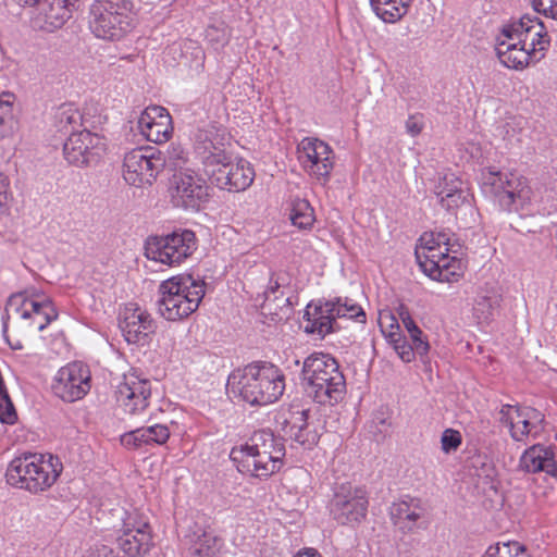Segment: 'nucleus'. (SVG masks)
Segmentation results:
<instances>
[{
  "label": "nucleus",
  "mask_w": 557,
  "mask_h": 557,
  "mask_svg": "<svg viewBox=\"0 0 557 557\" xmlns=\"http://www.w3.org/2000/svg\"><path fill=\"white\" fill-rule=\"evenodd\" d=\"M285 391V375L275 364L256 361L233 371L226 392L251 406H267L277 401Z\"/></svg>",
  "instance_id": "nucleus-1"
},
{
  "label": "nucleus",
  "mask_w": 557,
  "mask_h": 557,
  "mask_svg": "<svg viewBox=\"0 0 557 557\" xmlns=\"http://www.w3.org/2000/svg\"><path fill=\"white\" fill-rule=\"evenodd\" d=\"M285 454L283 438L263 429L253 432L245 445L234 447L230 457L239 472L268 479L281 470Z\"/></svg>",
  "instance_id": "nucleus-2"
},
{
  "label": "nucleus",
  "mask_w": 557,
  "mask_h": 557,
  "mask_svg": "<svg viewBox=\"0 0 557 557\" xmlns=\"http://www.w3.org/2000/svg\"><path fill=\"white\" fill-rule=\"evenodd\" d=\"M306 394L320 405H335L346 393V381L337 361L330 355L315 352L301 368Z\"/></svg>",
  "instance_id": "nucleus-3"
},
{
  "label": "nucleus",
  "mask_w": 557,
  "mask_h": 557,
  "mask_svg": "<svg viewBox=\"0 0 557 557\" xmlns=\"http://www.w3.org/2000/svg\"><path fill=\"white\" fill-rule=\"evenodd\" d=\"M61 470L62 463L58 457L25 454L9 463L5 478L11 486L37 494L50 488Z\"/></svg>",
  "instance_id": "nucleus-4"
},
{
  "label": "nucleus",
  "mask_w": 557,
  "mask_h": 557,
  "mask_svg": "<svg viewBox=\"0 0 557 557\" xmlns=\"http://www.w3.org/2000/svg\"><path fill=\"white\" fill-rule=\"evenodd\" d=\"M159 294V313L168 321H177L198 309L206 294V283L190 274H181L163 281Z\"/></svg>",
  "instance_id": "nucleus-5"
},
{
  "label": "nucleus",
  "mask_w": 557,
  "mask_h": 557,
  "mask_svg": "<svg viewBox=\"0 0 557 557\" xmlns=\"http://www.w3.org/2000/svg\"><path fill=\"white\" fill-rule=\"evenodd\" d=\"M432 245L428 247L429 255L421 260L417 252V259L422 271L432 280L438 282H448L450 275L456 274L460 260L457 253L461 245L455 238V234L449 230H441L431 233Z\"/></svg>",
  "instance_id": "nucleus-6"
},
{
  "label": "nucleus",
  "mask_w": 557,
  "mask_h": 557,
  "mask_svg": "<svg viewBox=\"0 0 557 557\" xmlns=\"http://www.w3.org/2000/svg\"><path fill=\"white\" fill-rule=\"evenodd\" d=\"M132 9L131 0H96L90 7L91 32L104 40L122 38L132 26Z\"/></svg>",
  "instance_id": "nucleus-7"
},
{
  "label": "nucleus",
  "mask_w": 557,
  "mask_h": 557,
  "mask_svg": "<svg viewBox=\"0 0 557 557\" xmlns=\"http://www.w3.org/2000/svg\"><path fill=\"white\" fill-rule=\"evenodd\" d=\"M197 249L193 231L178 228L166 235L149 236L145 242L148 259L174 267L184 262Z\"/></svg>",
  "instance_id": "nucleus-8"
},
{
  "label": "nucleus",
  "mask_w": 557,
  "mask_h": 557,
  "mask_svg": "<svg viewBox=\"0 0 557 557\" xmlns=\"http://www.w3.org/2000/svg\"><path fill=\"white\" fill-rule=\"evenodd\" d=\"M165 165L160 151L151 147L135 148L125 153L123 160V177L135 187L151 186Z\"/></svg>",
  "instance_id": "nucleus-9"
},
{
  "label": "nucleus",
  "mask_w": 557,
  "mask_h": 557,
  "mask_svg": "<svg viewBox=\"0 0 557 557\" xmlns=\"http://www.w3.org/2000/svg\"><path fill=\"white\" fill-rule=\"evenodd\" d=\"M368 506L367 492L362 487L347 483L334 488L329 509L330 515L337 523L354 525L366 519Z\"/></svg>",
  "instance_id": "nucleus-10"
},
{
  "label": "nucleus",
  "mask_w": 557,
  "mask_h": 557,
  "mask_svg": "<svg viewBox=\"0 0 557 557\" xmlns=\"http://www.w3.org/2000/svg\"><path fill=\"white\" fill-rule=\"evenodd\" d=\"M171 198L175 207L199 210L208 200L209 187L205 180L191 170H181L170 181Z\"/></svg>",
  "instance_id": "nucleus-11"
},
{
  "label": "nucleus",
  "mask_w": 557,
  "mask_h": 557,
  "mask_svg": "<svg viewBox=\"0 0 557 557\" xmlns=\"http://www.w3.org/2000/svg\"><path fill=\"white\" fill-rule=\"evenodd\" d=\"M106 150V139L87 129L71 133L63 145L65 160L79 168L97 163Z\"/></svg>",
  "instance_id": "nucleus-12"
},
{
  "label": "nucleus",
  "mask_w": 557,
  "mask_h": 557,
  "mask_svg": "<svg viewBox=\"0 0 557 557\" xmlns=\"http://www.w3.org/2000/svg\"><path fill=\"white\" fill-rule=\"evenodd\" d=\"M298 159L305 171L325 184L330 180L334 168V152L324 141L313 138H304L297 147Z\"/></svg>",
  "instance_id": "nucleus-13"
},
{
  "label": "nucleus",
  "mask_w": 557,
  "mask_h": 557,
  "mask_svg": "<svg viewBox=\"0 0 557 557\" xmlns=\"http://www.w3.org/2000/svg\"><path fill=\"white\" fill-rule=\"evenodd\" d=\"M90 371L86 364L79 361L62 367L52 384L53 394L67 403L82 399L90 391Z\"/></svg>",
  "instance_id": "nucleus-14"
},
{
  "label": "nucleus",
  "mask_w": 557,
  "mask_h": 557,
  "mask_svg": "<svg viewBox=\"0 0 557 557\" xmlns=\"http://www.w3.org/2000/svg\"><path fill=\"white\" fill-rule=\"evenodd\" d=\"M122 533L115 539L116 547L128 557H140L153 546L151 527L138 515L129 513L123 521Z\"/></svg>",
  "instance_id": "nucleus-15"
},
{
  "label": "nucleus",
  "mask_w": 557,
  "mask_h": 557,
  "mask_svg": "<svg viewBox=\"0 0 557 557\" xmlns=\"http://www.w3.org/2000/svg\"><path fill=\"white\" fill-rule=\"evenodd\" d=\"M116 401L124 411L136 414L144 411L149 405L151 383L141 377L136 371L124 375V381L115 392Z\"/></svg>",
  "instance_id": "nucleus-16"
},
{
  "label": "nucleus",
  "mask_w": 557,
  "mask_h": 557,
  "mask_svg": "<svg viewBox=\"0 0 557 557\" xmlns=\"http://www.w3.org/2000/svg\"><path fill=\"white\" fill-rule=\"evenodd\" d=\"M503 36L517 39L518 44L527 47L533 54L543 51L549 46L548 35L543 23L536 16L523 15L518 22L505 27Z\"/></svg>",
  "instance_id": "nucleus-17"
},
{
  "label": "nucleus",
  "mask_w": 557,
  "mask_h": 557,
  "mask_svg": "<svg viewBox=\"0 0 557 557\" xmlns=\"http://www.w3.org/2000/svg\"><path fill=\"white\" fill-rule=\"evenodd\" d=\"M284 436L300 444L305 448H312L320 438L318 429L308 421V411L289 409L280 413L276 420Z\"/></svg>",
  "instance_id": "nucleus-18"
},
{
  "label": "nucleus",
  "mask_w": 557,
  "mask_h": 557,
  "mask_svg": "<svg viewBox=\"0 0 557 557\" xmlns=\"http://www.w3.org/2000/svg\"><path fill=\"white\" fill-rule=\"evenodd\" d=\"M76 0H42L30 23L34 29L53 33L72 17Z\"/></svg>",
  "instance_id": "nucleus-19"
},
{
  "label": "nucleus",
  "mask_w": 557,
  "mask_h": 557,
  "mask_svg": "<svg viewBox=\"0 0 557 557\" xmlns=\"http://www.w3.org/2000/svg\"><path fill=\"white\" fill-rule=\"evenodd\" d=\"M120 329L128 344H146L150 335L156 332L157 325L146 311L129 304L125 307L120 321Z\"/></svg>",
  "instance_id": "nucleus-20"
},
{
  "label": "nucleus",
  "mask_w": 557,
  "mask_h": 557,
  "mask_svg": "<svg viewBox=\"0 0 557 557\" xmlns=\"http://www.w3.org/2000/svg\"><path fill=\"white\" fill-rule=\"evenodd\" d=\"M138 128L147 140L161 144L170 139L173 126L168 110L160 106L146 108L137 122Z\"/></svg>",
  "instance_id": "nucleus-21"
},
{
  "label": "nucleus",
  "mask_w": 557,
  "mask_h": 557,
  "mask_svg": "<svg viewBox=\"0 0 557 557\" xmlns=\"http://www.w3.org/2000/svg\"><path fill=\"white\" fill-rule=\"evenodd\" d=\"M304 318L306 320L305 332L308 334L325 337L327 334L341 330L331 300L320 299L317 302L308 304Z\"/></svg>",
  "instance_id": "nucleus-22"
},
{
  "label": "nucleus",
  "mask_w": 557,
  "mask_h": 557,
  "mask_svg": "<svg viewBox=\"0 0 557 557\" xmlns=\"http://www.w3.org/2000/svg\"><path fill=\"white\" fill-rule=\"evenodd\" d=\"M225 140V131L215 124L198 128L194 134V150L201 164L211 159L223 158L226 154Z\"/></svg>",
  "instance_id": "nucleus-23"
},
{
  "label": "nucleus",
  "mask_w": 557,
  "mask_h": 557,
  "mask_svg": "<svg viewBox=\"0 0 557 557\" xmlns=\"http://www.w3.org/2000/svg\"><path fill=\"white\" fill-rule=\"evenodd\" d=\"M170 430L165 424H152L137 428L121 435L120 442L127 449L144 446L163 445L170 438Z\"/></svg>",
  "instance_id": "nucleus-24"
},
{
  "label": "nucleus",
  "mask_w": 557,
  "mask_h": 557,
  "mask_svg": "<svg viewBox=\"0 0 557 557\" xmlns=\"http://www.w3.org/2000/svg\"><path fill=\"white\" fill-rule=\"evenodd\" d=\"M482 189L490 197L503 190H515L529 186L528 180L517 172H502L495 168L484 170L481 175Z\"/></svg>",
  "instance_id": "nucleus-25"
},
{
  "label": "nucleus",
  "mask_w": 557,
  "mask_h": 557,
  "mask_svg": "<svg viewBox=\"0 0 557 557\" xmlns=\"http://www.w3.org/2000/svg\"><path fill=\"white\" fill-rule=\"evenodd\" d=\"M554 450L549 446L535 444L523 451L519 460V469L528 473L545 472L550 474Z\"/></svg>",
  "instance_id": "nucleus-26"
},
{
  "label": "nucleus",
  "mask_w": 557,
  "mask_h": 557,
  "mask_svg": "<svg viewBox=\"0 0 557 557\" xmlns=\"http://www.w3.org/2000/svg\"><path fill=\"white\" fill-rule=\"evenodd\" d=\"M425 509L420 499L407 497L393 503L389 515L393 523L403 530H412L416 522L424 516Z\"/></svg>",
  "instance_id": "nucleus-27"
},
{
  "label": "nucleus",
  "mask_w": 557,
  "mask_h": 557,
  "mask_svg": "<svg viewBox=\"0 0 557 557\" xmlns=\"http://www.w3.org/2000/svg\"><path fill=\"white\" fill-rule=\"evenodd\" d=\"M496 51L500 62L515 70L528 66L534 55L527 47H522V44H518L517 39L506 37L497 44Z\"/></svg>",
  "instance_id": "nucleus-28"
},
{
  "label": "nucleus",
  "mask_w": 557,
  "mask_h": 557,
  "mask_svg": "<svg viewBox=\"0 0 557 557\" xmlns=\"http://www.w3.org/2000/svg\"><path fill=\"white\" fill-rule=\"evenodd\" d=\"M532 196L533 191L529 185L515 190H503L492 198L503 211L527 214L530 212Z\"/></svg>",
  "instance_id": "nucleus-29"
},
{
  "label": "nucleus",
  "mask_w": 557,
  "mask_h": 557,
  "mask_svg": "<svg viewBox=\"0 0 557 557\" xmlns=\"http://www.w3.org/2000/svg\"><path fill=\"white\" fill-rule=\"evenodd\" d=\"M502 295L493 289H481L474 300L473 314L479 323L491 322L499 313Z\"/></svg>",
  "instance_id": "nucleus-30"
},
{
  "label": "nucleus",
  "mask_w": 557,
  "mask_h": 557,
  "mask_svg": "<svg viewBox=\"0 0 557 557\" xmlns=\"http://www.w3.org/2000/svg\"><path fill=\"white\" fill-rule=\"evenodd\" d=\"M37 308V299L34 298V293L28 290L12 294L5 305L4 314L2 317L3 333L8 331V321L10 317L17 315L23 320L29 319V312Z\"/></svg>",
  "instance_id": "nucleus-31"
},
{
  "label": "nucleus",
  "mask_w": 557,
  "mask_h": 557,
  "mask_svg": "<svg viewBox=\"0 0 557 557\" xmlns=\"http://www.w3.org/2000/svg\"><path fill=\"white\" fill-rule=\"evenodd\" d=\"M412 0H370L375 14L386 23H395L408 11Z\"/></svg>",
  "instance_id": "nucleus-32"
},
{
  "label": "nucleus",
  "mask_w": 557,
  "mask_h": 557,
  "mask_svg": "<svg viewBox=\"0 0 557 557\" xmlns=\"http://www.w3.org/2000/svg\"><path fill=\"white\" fill-rule=\"evenodd\" d=\"M83 116L74 103L61 104L54 113V125L59 132L76 133L75 129L82 125Z\"/></svg>",
  "instance_id": "nucleus-33"
},
{
  "label": "nucleus",
  "mask_w": 557,
  "mask_h": 557,
  "mask_svg": "<svg viewBox=\"0 0 557 557\" xmlns=\"http://www.w3.org/2000/svg\"><path fill=\"white\" fill-rule=\"evenodd\" d=\"M196 539L189 548L190 553L197 557H215L223 545L221 537L216 536L212 532L202 531L200 534H196Z\"/></svg>",
  "instance_id": "nucleus-34"
},
{
  "label": "nucleus",
  "mask_w": 557,
  "mask_h": 557,
  "mask_svg": "<svg viewBox=\"0 0 557 557\" xmlns=\"http://www.w3.org/2000/svg\"><path fill=\"white\" fill-rule=\"evenodd\" d=\"M58 318V312L49 298L37 300V308L29 312V326L37 331H44L53 320Z\"/></svg>",
  "instance_id": "nucleus-35"
},
{
  "label": "nucleus",
  "mask_w": 557,
  "mask_h": 557,
  "mask_svg": "<svg viewBox=\"0 0 557 557\" xmlns=\"http://www.w3.org/2000/svg\"><path fill=\"white\" fill-rule=\"evenodd\" d=\"M230 164H232V157L226 152L223 158L211 159V161L202 164V168L210 182L222 189L227 184L226 174Z\"/></svg>",
  "instance_id": "nucleus-36"
},
{
  "label": "nucleus",
  "mask_w": 557,
  "mask_h": 557,
  "mask_svg": "<svg viewBox=\"0 0 557 557\" xmlns=\"http://www.w3.org/2000/svg\"><path fill=\"white\" fill-rule=\"evenodd\" d=\"M393 323L391 324V331L385 333L386 338L393 347L399 358L404 362H411L414 359V355L417 354L416 349L410 345L407 338L400 333V327L397 320L392 317Z\"/></svg>",
  "instance_id": "nucleus-37"
},
{
  "label": "nucleus",
  "mask_w": 557,
  "mask_h": 557,
  "mask_svg": "<svg viewBox=\"0 0 557 557\" xmlns=\"http://www.w3.org/2000/svg\"><path fill=\"white\" fill-rule=\"evenodd\" d=\"M290 221L298 228H310L314 222V211L306 199L296 198L292 201Z\"/></svg>",
  "instance_id": "nucleus-38"
},
{
  "label": "nucleus",
  "mask_w": 557,
  "mask_h": 557,
  "mask_svg": "<svg viewBox=\"0 0 557 557\" xmlns=\"http://www.w3.org/2000/svg\"><path fill=\"white\" fill-rule=\"evenodd\" d=\"M255 171L251 164L245 159L234 162L233 185L230 184V191H243L253 182Z\"/></svg>",
  "instance_id": "nucleus-39"
},
{
  "label": "nucleus",
  "mask_w": 557,
  "mask_h": 557,
  "mask_svg": "<svg viewBox=\"0 0 557 557\" xmlns=\"http://www.w3.org/2000/svg\"><path fill=\"white\" fill-rule=\"evenodd\" d=\"M331 302L334 305V313L337 319L348 318L361 323L366 322V312L351 299L337 297L331 300Z\"/></svg>",
  "instance_id": "nucleus-40"
},
{
  "label": "nucleus",
  "mask_w": 557,
  "mask_h": 557,
  "mask_svg": "<svg viewBox=\"0 0 557 557\" xmlns=\"http://www.w3.org/2000/svg\"><path fill=\"white\" fill-rule=\"evenodd\" d=\"M482 557H530L518 542L491 545Z\"/></svg>",
  "instance_id": "nucleus-41"
},
{
  "label": "nucleus",
  "mask_w": 557,
  "mask_h": 557,
  "mask_svg": "<svg viewBox=\"0 0 557 557\" xmlns=\"http://www.w3.org/2000/svg\"><path fill=\"white\" fill-rule=\"evenodd\" d=\"M469 194L466 189H461L456 194H445L440 200L441 206L448 212L454 213L461 206H470Z\"/></svg>",
  "instance_id": "nucleus-42"
},
{
  "label": "nucleus",
  "mask_w": 557,
  "mask_h": 557,
  "mask_svg": "<svg viewBox=\"0 0 557 557\" xmlns=\"http://www.w3.org/2000/svg\"><path fill=\"white\" fill-rule=\"evenodd\" d=\"M509 432L513 441L523 442L535 429L527 418H517Z\"/></svg>",
  "instance_id": "nucleus-43"
},
{
  "label": "nucleus",
  "mask_w": 557,
  "mask_h": 557,
  "mask_svg": "<svg viewBox=\"0 0 557 557\" xmlns=\"http://www.w3.org/2000/svg\"><path fill=\"white\" fill-rule=\"evenodd\" d=\"M461 434L454 429H446L441 436L442 450L446 454L456 451L461 445Z\"/></svg>",
  "instance_id": "nucleus-44"
},
{
  "label": "nucleus",
  "mask_w": 557,
  "mask_h": 557,
  "mask_svg": "<svg viewBox=\"0 0 557 557\" xmlns=\"http://www.w3.org/2000/svg\"><path fill=\"white\" fill-rule=\"evenodd\" d=\"M463 189L462 188V182L459 178H455L454 175H451L450 178L448 176H445L443 178V182H440L434 189V193L438 200L443 199V195L445 194H456L457 191Z\"/></svg>",
  "instance_id": "nucleus-45"
},
{
  "label": "nucleus",
  "mask_w": 557,
  "mask_h": 557,
  "mask_svg": "<svg viewBox=\"0 0 557 557\" xmlns=\"http://www.w3.org/2000/svg\"><path fill=\"white\" fill-rule=\"evenodd\" d=\"M15 96L5 91L0 94V125L12 122V111Z\"/></svg>",
  "instance_id": "nucleus-46"
},
{
  "label": "nucleus",
  "mask_w": 557,
  "mask_h": 557,
  "mask_svg": "<svg viewBox=\"0 0 557 557\" xmlns=\"http://www.w3.org/2000/svg\"><path fill=\"white\" fill-rule=\"evenodd\" d=\"M516 418H527L531 421L535 429V433L541 430L540 425L544 421V416L539 410L531 407L516 408Z\"/></svg>",
  "instance_id": "nucleus-47"
},
{
  "label": "nucleus",
  "mask_w": 557,
  "mask_h": 557,
  "mask_svg": "<svg viewBox=\"0 0 557 557\" xmlns=\"http://www.w3.org/2000/svg\"><path fill=\"white\" fill-rule=\"evenodd\" d=\"M531 2L536 12L557 20V0H531Z\"/></svg>",
  "instance_id": "nucleus-48"
},
{
  "label": "nucleus",
  "mask_w": 557,
  "mask_h": 557,
  "mask_svg": "<svg viewBox=\"0 0 557 557\" xmlns=\"http://www.w3.org/2000/svg\"><path fill=\"white\" fill-rule=\"evenodd\" d=\"M396 312H397L401 323L404 324L405 329L407 330V332L419 333V326L417 325V323L412 319L411 313H410L408 307H406L405 305L400 304L397 307Z\"/></svg>",
  "instance_id": "nucleus-49"
},
{
  "label": "nucleus",
  "mask_w": 557,
  "mask_h": 557,
  "mask_svg": "<svg viewBox=\"0 0 557 557\" xmlns=\"http://www.w3.org/2000/svg\"><path fill=\"white\" fill-rule=\"evenodd\" d=\"M411 338V346L416 349L417 354L421 357L428 355L430 350V344L425 341L422 335L423 332L419 327V333L408 332Z\"/></svg>",
  "instance_id": "nucleus-50"
},
{
  "label": "nucleus",
  "mask_w": 557,
  "mask_h": 557,
  "mask_svg": "<svg viewBox=\"0 0 557 557\" xmlns=\"http://www.w3.org/2000/svg\"><path fill=\"white\" fill-rule=\"evenodd\" d=\"M517 406H512L509 404L503 405L499 410V422L506 425L509 430L513 426L516 418L512 416V411L516 413Z\"/></svg>",
  "instance_id": "nucleus-51"
},
{
  "label": "nucleus",
  "mask_w": 557,
  "mask_h": 557,
  "mask_svg": "<svg viewBox=\"0 0 557 557\" xmlns=\"http://www.w3.org/2000/svg\"><path fill=\"white\" fill-rule=\"evenodd\" d=\"M423 128L422 115H410L406 121V131L411 136H417Z\"/></svg>",
  "instance_id": "nucleus-52"
},
{
  "label": "nucleus",
  "mask_w": 557,
  "mask_h": 557,
  "mask_svg": "<svg viewBox=\"0 0 557 557\" xmlns=\"http://www.w3.org/2000/svg\"><path fill=\"white\" fill-rule=\"evenodd\" d=\"M276 308H278L285 315H289L293 311V302L292 297H284L283 293L280 296H275L273 298V302H276Z\"/></svg>",
  "instance_id": "nucleus-53"
},
{
  "label": "nucleus",
  "mask_w": 557,
  "mask_h": 557,
  "mask_svg": "<svg viewBox=\"0 0 557 557\" xmlns=\"http://www.w3.org/2000/svg\"><path fill=\"white\" fill-rule=\"evenodd\" d=\"M9 180L8 177L0 173V207H3L8 203L9 200Z\"/></svg>",
  "instance_id": "nucleus-54"
},
{
  "label": "nucleus",
  "mask_w": 557,
  "mask_h": 557,
  "mask_svg": "<svg viewBox=\"0 0 557 557\" xmlns=\"http://www.w3.org/2000/svg\"><path fill=\"white\" fill-rule=\"evenodd\" d=\"M281 285L277 281L270 280V285L264 292V302L265 306H270V302L273 301V298L276 296V293L278 292Z\"/></svg>",
  "instance_id": "nucleus-55"
},
{
  "label": "nucleus",
  "mask_w": 557,
  "mask_h": 557,
  "mask_svg": "<svg viewBox=\"0 0 557 557\" xmlns=\"http://www.w3.org/2000/svg\"><path fill=\"white\" fill-rule=\"evenodd\" d=\"M295 557H322V555L314 548H306L299 552Z\"/></svg>",
  "instance_id": "nucleus-56"
},
{
  "label": "nucleus",
  "mask_w": 557,
  "mask_h": 557,
  "mask_svg": "<svg viewBox=\"0 0 557 557\" xmlns=\"http://www.w3.org/2000/svg\"><path fill=\"white\" fill-rule=\"evenodd\" d=\"M21 7H38L42 0H13Z\"/></svg>",
  "instance_id": "nucleus-57"
},
{
  "label": "nucleus",
  "mask_w": 557,
  "mask_h": 557,
  "mask_svg": "<svg viewBox=\"0 0 557 557\" xmlns=\"http://www.w3.org/2000/svg\"><path fill=\"white\" fill-rule=\"evenodd\" d=\"M230 169L227 170V177H226V181H227V184H226V187H222V189L224 190H227L230 191V184L233 185V175H234V162L232 161V164L228 165Z\"/></svg>",
  "instance_id": "nucleus-58"
},
{
  "label": "nucleus",
  "mask_w": 557,
  "mask_h": 557,
  "mask_svg": "<svg viewBox=\"0 0 557 557\" xmlns=\"http://www.w3.org/2000/svg\"><path fill=\"white\" fill-rule=\"evenodd\" d=\"M549 475L557 480V461L555 459L553 460V466Z\"/></svg>",
  "instance_id": "nucleus-59"
}]
</instances>
